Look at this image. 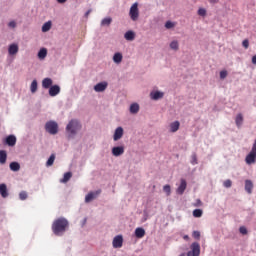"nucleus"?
Segmentation results:
<instances>
[{"mask_svg": "<svg viewBox=\"0 0 256 256\" xmlns=\"http://www.w3.org/2000/svg\"><path fill=\"white\" fill-rule=\"evenodd\" d=\"M235 123L237 127H241L243 125V114H238L236 116Z\"/></svg>", "mask_w": 256, "mask_h": 256, "instance_id": "nucleus-26", "label": "nucleus"}, {"mask_svg": "<svg viewBox=\"0 0 256 256\" xmlns=\"http://www.w3.org/2000/svg\"><path fill=\"white\" fill-rule=\"evenodd\" d=\"M113 61L114 63H118V64L121 63V61H123V54L119 52L115 53L113 56Z\"/></svg>", "mask_w": 256, "mask_h": 256, "instance_id": "nucleus-24", "label": "nucleus"}, {"mask_svg": "<svg viewBox=\"0 0 256 256\" xmlns=\"http://www.w3.org/2000/svg\"><path fill=\"white\" fill-rule=\"evenodd\" d=\"M152 99H154V101H157V99H159V97H153Z\"/></svg>", "mask_w": 256, "mask_h": 256, "instance_id": "nucleus-52", "label": "nucleus"}, {"mask_svg": "<svg viewBox=\"0 0 256 256\" xmlns=\"http://www.w3.org/2000/svg\"><path fill=\"white\" fill-rule=\"evenodd\" d=\"M60 92H61V88L58 85H54V86L50 87V89H49V95L51 97H55V96L59 95Z\"/></svg>", "mask_w": 256, "mask_h": 256, "instance_id": "nucleus-12", "label": "nucleus"}, {"mask_svg": "<svg viewBox=\"0 0 256 256\" xmlns=\"http://www.w3.org/2000/svg\"><path fill=\"white\" fill-rule=\"evenodd\" d=\"M8 27L15 29L17 27V23L15 21H11V22H9Z\"/></svg>", "mask_w": 256, "mask_h": 256, "instance_id": "nucleus-45", "label": "nucleus"}, {"mask_svg": "<svg viewBox=\"0 0 256 256\" xmlns=\"http://www.w3.org/2000/svg\"><path fill=\"white\" fill-rule=\"evenodd\" d=\"M58 1V3H66L67 2V0H57Z\"/></svg>", "mask_w": 256, "mask_h": 256, "instance_id": "nucleus-50", "label": "nucleus"}, {"mask_svg": "<svg viewBox=\"0 0 256 256\" xmlns=\"http://www.w3.org/2000/svg\"><path fill=\"white\" fill-rule=\"evenodd\" d=\"M9 55H17L19 53V45L11 44L8 48Z\"/></svg>", "mask_w": 256, "mask_h": 256, "instance_id": "nucleus-14", "label": "nucleus"}, {"mask_svg": "<svg viewBox=\"0 0 256 256\" xmlns=\"http://www.w3.org/2000/svg\"><path fill=\"white\" fill-rule=\"evenodd\" d=\"M89 13H91V10H88L87 12H86V17H88V15H89Z\"/></svg>", "mask_w": 256, "mask_h": 256, "instance_id": "nucleus-51", "label": "nucleus"}, {"mask_svg": "<svg viewBox=\"0 0 256 256\" xmlns=\"http://www.w3.org/2000/svg\"><path fill=\"white\" fill-rule=\"evenodd\" d=\"M54 163H55V154H51L49 159L46 162V167H52Z\"/></svg>", "mask_w": 256, "mask_h": 256, "instance_id": "nucleus-28", "label": "nucleus"}, {"mask_svg": "<svg viewBox=\"0 0 256 256\" xmlns=\"http://www.w3.org/2000/svg\"><path fill=\"white\" fill-rule=\"evenodd\" d=\"M227 77V71L226 70H222L220 72V79H225Z\"/></svg>", "mask_w": 256, "mask_h": 256, "instance_id": "nucleus-44", "label": "nucleus"}, {"mask_svg": "<svg viewBox=\"0 0 256 256\" xmlns=\"http://www.w3.org/2000/svg\"><path fill=\"white\" fill-rule=\"evenodd\" d=\"M124 38L126 39V41H133L135 39V32L127 31L124 35Z\"/></svg>", "mask_w": 256, "mask_h": 256, "instance_id": "nucleus-23", "label": "nucleus"}, {"mask_svg": "<svg viewBox=\"0 0 256 256\" xmlns=\"http://www.w3.org/2000/svg\"><path fill=\"white\" fill-rule=\"evenodd\" d=\"M105 89H107V82H100L94 86V90L97 93H101V92L105 91Z\"/></svg>", "mask_w": 256, "mask_h": 256, "instance_id": "nucleus-11", "label": "nucleus"}, {"mask_svg": "<svg viewBox=\"0 0 256 256\" xmlns=\"http://www.w3.org/2000/svg\"><path fill=\"white\" fill-rule=\"evenodd\" d=\"M0 195L4 199L9 197V192H7V185L6 184H0Z\"/></svg>", "mask_w": 256, "mask_h": 256, "instance_id": "nucleus-16", "label": "nucleus"}, {"mask_svg": "<svg viewBox=\"0 0 256 256\" xmlns=\"http://www.w3.org/2000/svg\"><path fill=\"white\" fill-rule=\"evenodd\" d=\"M245 191L251 195L253 193V182L251 180L245 181Z\"/></svg>", "mask_w": 256, "mask_h": 256, "instance_id": "nucleus-18", "label": "nucleus"}, {"mask_svg": "<svg viewBox=\"0 0 256 256\" xmlns=\"http://www.w3.org/2000/svg\"><path fill=\"white\" fill-rule=\"evenodd\" d=\"M100 194H101V190L88 193L85 197V202L91 203V201H93V199H97V197H99Z\"/></svg>", "mask_w": 256, "mask_h": 256, "instance_id": "nucleus-8", "label": "nucleus"}, {"mask_svg": "<svg viewBox=\"0 0 256 256\" xmlns=\"http://www.w3.org/2000/svg\"><path fill=\"white\" fill-rule=\"evenodd\" d=\"M71 177H73V174L71 172H66L63 179L61 180V183H67Z\"/></svg>", "mask_w": 256, "mask_h": 256, "instance_id": "nucleus-29", "label": "nucleus"}, {"mask_svg": "<svg viewBox=\"0 0 256 256\" xmlns=\"http://www.w3.org/2000/svg\"><path fill=\"white\" fill-rule=\"evenodd\" d=\"M179 127H181V123L179 121H174L170 124V132L177 133L179 131Z\"/></svg>", "mask_w": 256, "mask_h": 256, "instance_id": "nucleus-15", "label": "nucleus"}, {"mask_svg": "<svg viewBox=\"0 0 256 256\" xmlns=\"http://www.w3.org/2000/svg\"><path fill=\"white\" fill-rule=\"evenodd\" d=\"M5 143L9 147H15V145L17 143V138L15 136H13V135H10V136L6 137Z\"/></svg>", "mask_w": 256, "mask_h": 256, "instance_id": "nucleus-10", "label": "nucleus"}, {"mask_svg": "<svg viewBox=\"0 0 256 256\" xmlns=\"http://www.w3.org/2000/svg\"><path fill=\"white\" fill-rule=\"evenodd\" d=\"M191 159H192L191 163L193 165H197V163H198V161H197V154H192Z\"/></svg>", "mask_w": 256, "mask_h": 256, "instance_id": "nucleus-40", "label": "nucleus"}, {"mask_svg": "<svg viewBox=\"0 0 256 256\" xmlns=\"http://www.w3.org/2000/svg\"><path fill=\"white\" fill-rule=\"evenodd\" d=\"M19 198L21 199V201H25V199H27V192L25 191L20 192Z\"/></svg>", "mask_w": 256, "mask_h": 256, "instance_id": "nucleus-37", "label": "nucleus"}, {"mask_svg": "<svg viewBox=\"0 0 256 256\" xmlns=\"http://www.w3.org/2000/svg\"><path fill=\"white\" fill-rule=\"evenodd\" d=\"M190 251H188L187 256H199L201 255V245L198 242H193L190 246Z\"/></svg>", "mask_w": 256, "mask_h": 256, "instance_id": "nucleus-4", "label": "nucleus"}, {"mask_svg": "<svg viewBox=\"0 0 256 256\" xmlns=\"http://www.w3.org/2000/svg\"><path fill=\"white\" fill-rule=\"evenodd\" d=\"M45 129L47 133H50V135H57V133H59V125L55 121L47 122Z\"/></svg>", "mask_w": 256, "mask_h": 256, "instance_id": "nucleus-3", "label": "nucleus"}, {"mask_svg": "<svg viewBox=\"0 0 256 256\" xmlns=\"http://www.w3.org/2000/svg\"><path fill=\"white\" fill-rule=\"evenodd\" d=\"M231 185H233V182L231 180H226L223 183V186L226 187V189H229V187H231Z\"/></svg>", "mask_w": 256, "mask_h": 256, "instance_id": "nucleus-38", "label": "nucleus"}, {"mask_svg": "<svg viewBox=\"0 0 256 256\" xmlns=\"http://www.w3.org/2000/svg\"><path fill=\"white\" fill-rule=\"evenodd\" d=\"M125 153V147L123 146H116L112 148V155L114 157H121Z\"/></svg>", "mask_w": 256, "mask_h": 256, "instance_id": "nucleus-9", "label": "nucleus"}, {"mask_svg": "<svg viewBox=\"0 0 256 256\" xmlns=\"http://www.w3.org/2000/svg\"><path fill=\"white\" fill-rule=\"evenodd\" d=\"M239 232L242 235H247V228L245 226H242V227L239 228Z\"/></svg>", "mask_w": 256, "mask_h": 256, "instance_id": "nucleus-42", "label": "nucleus"}, {"mask_svg": "<svg viewBox=\"0 0 256 256\" xmlns=\"http://www.w3.org/2000/svg\"><path fill=\"white\" fill-rule=\"evenodd\" d=\"M10 169L11 171H19V169H21V165L19 162H12L10 163Z\"/></svg>", "mask_w": 256, "mask_h": 256, "instance_id": "nucleus-27", "label": "nucleus"}, {"mask_svg": "<svg viewBox=\"0 0 256 256\" xmlns=\"http://www.w3.org/2000/svg\"><path fill=\"white\" fill-rule=\"evenodd\" d=\"M183 239H185V241H189V235H184Z\"/></svg>", "mask_w": 256, "mask_h": 256, "instance_id": "nucleus-49", "label": "nucleus"}, {"mask_svg": "<svg viewBox=\"0 0 256 256\" xmlns=\"http://www.w3.org/2000/svg\"><path fill=\"white\" fill-rule=\"evenodd\" d=\"M203 205V202H201V199H197L196 203H194V207H201Z\"/></svg>", "mask_w": 256, "mask_h": 256, "instance_id": "nucleus-46", "label": "nucleus"}, {"mask_svg": "<svg viewBox=\"0 0 256 256\" xmlns=\"http://www.w3.org/2000/svg\"><path fill=\"white\" fill-rule=\"evenodd\" d=\"M82 125L81 122L77 119H72L66 126V131L69 133L70 137H75L79 131H81Z\"/></svg>", "mask_w": 256, "mask_h": 256, "instance_id": "nucleus-2", "label": "nucleus"}, {"mask_svg": "<svg viewBox=\"0 0 256 256\" xmlns=\"http://www.w3.org/2000/svg\"><path fill=\"white\" fill-rule=\"evenodd\" d=\"M165 27L166 29H173V27H175V24H173V22L171 21H167Z\"/></svg>", "mask_w": 256, "mask_h": 256, "instance_id": "nucleus-39", "label": "nucleus"}, {"mask_svg": "<svg viewBox=\"0 0 256 256\" xmlns=\"http://www.w3.org/2000/svg\"><path fill=\"white\" fill-rule=\"evenodd\" d=\"M67 227H69V221L67 219L61 217L56 219L52 224V231L56 235H63L65 231H67Z\"/></svg>", "mask_w": 256, "mask_h": 256, "instance_id": "nucleus-1", "label": "nucleus"}, {"mask_svg": "<svg viewBox=\"0 0 256 256\" xmlns=\"http://www.w3.org/2000/svg\"><path fill=\"white\" fill-rule=\"evenodd\" d=\"M192 236L194 237V239H201V232L199 231H194L192 233Z\"/></svg>", "mask_w": 256, "mask_h": 256, "instance_id": "nucleus-41", "label": "nucleus"}, {"mask_svg": "<svg viewBox=\"0 0 256 256\" xmlns=\"http://www.w3.org/2000/svg\"><path fill=\"white\" fill-rule=\"evenodd\" d=\"M112 245H113L114 249H121V247H123V236L118 235V236L114 237Z\"/></svg>", "mask_w": 256, "mask_h": 256, "instance_id": "nucleus-6", "label": "nucleus"}, {"mask_svg": "<svg viewBox=\"0 0 256 256\" xmlns=\"http://www.w3.org/2000/svg\"><path fill=\"white\" fill-rule=\"evenodd\" d=\"M51 85H53V80H51V78H45L42 81V87H44V89H49V87H51Z\"/></svg>", "mask_w": 256, "mask_h": 256, "instance_id": "nucleus-21", "label": "nucleus"}, {"mask_svg": "<svg viewBox=\"0 0 256 256\" xmlns=\"http://www.w3.org/2000/svg\"><path fill=\"white\" fill-rule=\"evenodd\" d=\"M113 23V19L111 17H106L101 21V27H109Z\"/></svg>", "mask_w": 256, "mask_h": 256, "instance_id": "nucleus-20", "label": "nucleus"}, {"mask_svg": "<svg viewBox=\"0 0 256 256\" xmlns=\"http://www.w3.org/2000/svg\"><path fill=\"white\" fill-rule=\"evenodd\" d=\"M193 217H196V218L203 217V210L195 209L193 211Z\"/></svg>", "mask_w": 256, "mask_h": 256, "instance_id": "nucleus-33", "label": "nucleus"}, {"mask_svg": "<svg viewBox=\"0 0 256 256\" xmlns=\"http://www.w3.org/2000/svg\"><path fill=\"white\" fill-rule=\"evenodd\" d=\"M7 163V151L0 150V165H5Z\"/></svg>", "mask_w": 256, "mask_h": 256, "instance_id": "nucleus-19", "label": "nucleus"}, {"mask_svg": "<svg viewBox=\"0 0 256 256\" xmlns=\"http://www.w3.org/2000/svg\"><path fill=\"white\" fill-rule=\"evenodd\" d=\"M130 19H132V21H137V19H139V4L134 3L131 8H130Z\"/></svg>", "mask_w": 256, "mask_h": 256, "instance_id": "nucleus-5", "label": "nucleus"}, {"mask_svg": "<svg viewBox=\"0 0 256 256\" xmlns=\"http://www.w3.org/2000/svg\"><path fill=\"white\" fill-rule=\"evenodd\" d=\"M45 57H47V48H42L38 52V59L43 60V59H45Z\"/></svg>", "mask_w": 256, "mask_h": 256, "instance_id": "nucleus-25", "label": "nucleus"}, {"mask_svg": "<svg viewBox=\"0 0 256 256\" xmlns=\"http://www.w3.org/2000/svg\"><path fill=\"white\" fill-rule=\"evenodd\" d=\"M242 45L244 49H249V40L247 39L243 40Z\"/></svg>", "mask_w": 256, "mask_h": 256, "instance_id": "nucleus-43", "label": "nucleus"}, {"mask_svg": "<svg viewBox=\"0 0 256 256\" xmlns=\"http://www.w3.org/2000/svg\"><path fill=\"white\" fill-rule=\"evenodd\" d=\"M209 3H211L212 5H215V3H219V0H208Z\"/></svg>", "mask_w": 256, "mask_h": 256, "instance_id": "nucleus-47", "label": "nucleus"}, {"mask_svg": "<svg viewBox=\"0 0 256 256\" xmlns=\"http://www.w3.org/2000/svg\"><path fill=\"white\" fill-rule=\"evenodd\" d=\"M185 189H187V181L182 178L180 180L179 187L176 189L177 195H183V193H185Z\"/></svg>", "mask_w": 256, "mask_h": 256, "instance_id": "nucleus-7", "label": "nucleus"}, {"mask_svg": "<svg viewBox=\"0 0 256 256\" xmlns=\"http://www.w3.org/2000/svg\"><path fill=\"white\" fill-rule=\"evenodd\" d=\"M163 95H165V93L159 91V90H156V91H152L150 93V97H163Z\"/></svg>", "mask_w": 256, "mask_h": 256, "instance_id": "nucleus-32", "label": "nucleus"}, {"mask_svg": "<svg viewBox=\"0 0 256 256\" xmlns=\"http://www.w3.org/2000/svg\"><path fill=\"white\" fill-rule=\"evenodd\" d=\"M122 137H123V127L116 128L113 136L114 141H119V139H121Z\"/></svg>", "mask_w": 256, "mask_h": 256, "instance_id": "nucleus-13", "label": "nucleus"}, {"mask_svg": "<svg viewBox=\"0 0 256 256\" xmlns=\"http://www.w3.org/2000/svg\"><path fill=\"white\" fill-rule=\"evenodd\" d=\"M252 63L253 65H256V54L252 57Z\"/></svg>", "mask_w": 256, "mask_h": 256, "instance_id": "nucleus-48", "label": "nucleus"}, {"mask_svg": "<svg viewBox=\"0 0 256 256\" xmlns=\"http://www.w3.org/2000/svg\"><path fill=\"white\" fill-rule=\"evenodd\" d=\"M163 191L164 193H166L167 197H169L171 195V186L169 184H166L163 187Z\"/></svg>", "mask_w": 256, "mask_h": 256, "instance_id": "nucleus-34", "label": "nucleus"}, {"mask_svg": "<svg viewBox=\"0 0 256 256\" xmlns=\"http://www.w3.org/2000/svg\"><path fill=\"white\" fill-rule=\"evenodd\" d=\"M170 48L173 49V51H179V42L177 40L172 41Z\"/></svg>", "mask_w": 256, "mask_h": 256, "instance_id": "nucleus-30", "label": "nucleus"}, {"mask_svg": "<svg viewBox=\"0 0 256 256\" xmlns=\"http://www.w3.org/2000/svg\"><path fill=\"white\" fill-rule=\"evenodd\" d=\"M198 15L200 17H206L207 16V10L205 8H199L198 9Z\"/></svg>", "mask_w": 256, "mask_h": 256, "instance_id": "nucleus-36", "label": "nucleus"}, {"mask_svg": "<svg viewBox=\"0 0 256 256\" xmlns=\"http://www.w3.org/2000/svg\"><path fill=\"white\" fill-rule=\"evenodd\" d=\"M50 30H51V22L44 23V25L42 26V32L47 33V31H50Z\"/></svg>", "mask_w": 256, "mask_h": 256, "instance_id": "nucleus-31", "label": "nucleus"}, {"mask_svg": "<svg viewBox=\"0 0 256 256\" xmlns=\"http://www.w3.org/2000/svg\"><path fill=\"white\" fill-rule=\"evenodd\" d=\"M130 113L132 115H137V113H139V105L137 103H133L130 105Z\"/></svg>", "mask_w": 256, "mask_h": 256, "instance_id": "nucleus-22", "label": "nucleus"}, {"mask_svg": "<svg viewBox=\"0 0 256 256\" xmlns=\"http://www.w3.org/2000/svg\"><path fill=\"white\" fill-rule=\"evenodd\" d=\"M135 237H137V239H143V237H145V229L139 227L135 229Z\"/></svg>", "mask_w": 256, "mask_h": 256, "instance_id": "nucleus-17", "label": "nucleus"}, {"mask_svg": "<svg viewBox=\"0 0 256 256\" xmlns=\"http://www.w3.org/2000/svg\"><path fill=\"white\" fill-rule=\"evenodd\" d=\"M30 91L35 93L37 91V80H33L30 86Z\"/></svg>", "mask_w": 256, "mask_h": 256, "instance_id": "nucleus-35", "label": "nucleus"}]
</instances>
